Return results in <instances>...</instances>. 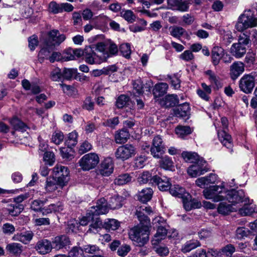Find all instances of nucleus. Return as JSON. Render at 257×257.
Returning a JSON list of instances; mask_svg holds the SVG:
<instances>
[{"instance_id":"nucleus-1","label":"nucleus","mask_w":257,"mask_h":257,"mask_svg":"<svg viewBox=\"0 0 257 257\" xmlns=\"http://www.w3.org/2000/svg\"><path fill=\"white\" fill-rule=\"evenodd\" d=\"M227 191L225 183L223 182L220 185L210 186L205 188L202 193L205 199L218 202L226 200Z\"/></svg>"},{"instance_id":"nucleus-2","label":"nucleus","mask_w":257,"mask_h":257,"mask_svg":"<svg viewBox=\"0 0 257 257\" xmlns=\"http://www.w3.org/2000/svg\"><path fill=\"white\" fill-rule=\"evenodd\" d=\"M150 226L139 225L134 227L129 231L130 238L139 246H143L149 239Z\"/></svg>"},{"instance_id":"nucleus-3","label":"nucleus","mask_w":257,"mask_h":257,"mask_svg":"<svg viewBox=\"0 0 257 257\" xmlns=\"http://www.w3.org/2000/svg\"><path fill=\"white\" fill-rule=\"evenodd\" d=\"M257 27V18L250 10H245L239 16L235 25V29L242 32L248 28Z\"/></svg>"},{"instance_id":"nucleus-4","label":"nucleus","mask_w":257,"mask_h":257,"mask_svg":"<svg viewBox=\"0 0 257 257\" xmlns=\"http://www.w3.org/2000/svg\"><path fill=\"white\" fill-rule=\"evenodd\" d=\"M226 200L230 202L236 210L239 207H241L244 203L246 204L249 201V198L245 195L242 190H228Z\"/></svg>"},{"instance_id":"nucleus-5","label":"nucleus","mask_w":257,"mask_h":257,"mask_svg":"<svg viewBox=\"0 0 257 257\" xmlns=\"http://www.w3.org/2000/svg\"><path fill=\"white\" fill-rule=\"evenodd\" d=\"M69 171L67 167L61 165H56L53 169V178L57 181L59 185L63 187L68 180Z\"/></svg>"},{"instance_id":"nucleus-6","label":"nucleus","mask_w":257,"mask_h":257,"mask_svg":"<svg viewBox=\"0 0 257 257\" xmlns=\"http://www.w3.org/2000/svg\"><path fill=\"white\" fill-rule=\"evenodd\" d=\"M99 162L97 154L90 153L84 155L79 161L78 164L83 171H89L94 169Z\"/></svg>"},{"instance_id":"nucleus-7","label":"nucleus","mask_w":257,"mask_h":257,"mask_svg":"<svg viewBox=\"0 0 257 257\" xmlns=\"http://www.w3.org/2000/svg\"><path fill=\"white\" fill-rule=\"evenodd\" d=\"M137 153L136 148L132 145L126 144L119 146L115 152L117 160L125 161L134 156Z\"/></svg>"},{"instance_id":"nucleus-8","label":"nucleus","mask_w":257,"mask_h":257,"mask_svg":"<svg viewBox=\"0 0 257 257\" xmlns=\"http://www.w3.org/2000/svg\"><path fill=\"white\" fill-rule=\"evenodd\" d=\"M221 122L223 130L221 131L217 130L218 139L223 146H225L227 148L231 150L232 148L231 137L225 131L228 127V120L227 118L222 117L221 119Z\"/></svg>"},{"instance_id":"nucleus-9","label":"nucleus","mask_w":257,"mask_h":257,"mask_svg":"<svg viewBox=\"0 0 257 257\" xmlns=\"http://www.w3.org/2000/svg\"><path fill=\"white\" fill-rule=\"evenodd\" d=\"M66 39L65 35L60 34L57 30H52L48 33V38L45 41L46 45L53 50L56 46H59Z\"/></svg>"},{"instance_id":"nucleus-10","label":"nucleus","mask_w":257,"mask_h":257,"mask_svg":"<svg viewBox=\"0 0 257 257\" xmlns=\"http://www.w3.org/2000/svg\"><path fill=\"white\" fill-rule=\"evenodd\" d=\"M239 88L245 93L248 94L252 92L255 86V78L251 74H245L240 79Z\"/></svg>"},{"instance_id":"nucleus-11","label":"nucleus","mask_w":257,"mask_h":257,"mask_svg":"<svg viewBox=\"0 0 257 257\" xmlns=\"http://www.w3.org/2000/svg\"><path fill=\"white\" fill-rule=\"evenodd\" d=\"M206 161L203 159L198 160L191 165L187 169V173L192 177H196L207 172L206 168Z\"/></svg>"},{"instance_id":"nucleus-12","label":"nucleus","mask_w":257,"mask_h":257,"mask_svg":"<svg viewBox=\"0 0 257 257\" xmlns=\"http://www.w3.org/2000/svg\"><path fill=\"white\" fill-rule=\"evenodd\" d=\"M106 200L101 198L98 200L95 206H91L89 210V214L92 215H99L107 213L109 210Z\"/></svg>"},{"instance_id":"nucleus-13","label":"nucleus","mask_w":257,"mask_h":257,"mask_svg":"<svg viewBox=\"0 0 257 257\" xmlns=\"http://www.w3.org/2000/svg\"><path fill=\"white\" fill-rule=\"evenodd\" d=\"M162 143V139L160 136H156L153 139L150 151L151 154L155 158H160L164 153L165 147Z\"/></svg>"},{"instance_id":"nucleus-14","label":"nucleus","mask_w":257,"mask_h":257,"mask_svg":"<svg viewBox=\"0 0 257 257\" xmlns=\"http://www.w3.org/2000/svg\"><path fill=\"white\" fill-rule=\"evenodd\" d=\"M113 163L111 158H105L100 163L98 171L103 176H108L113 171Z\"/></svg>"},{"instance_id":"nucleus-15","label":"nucleus","mask_w":257,"mask_h":257,"mask_svg":"<svg viewBox=\"0 0 257 257\" xmlns=\"http://www.w3.org/2000/svg\"><path fill=\"white\" fill-rule=\"evenodd\" d=\"M85 61L89 64H100L102 62V59L96 54L94 48L87 47L84 50Z\"/></svg>"},{"instance_id":"nucleus-16","label":"nucleus","mask_w":257,"mask_h":257,"mask_svg":"<svg viewBox=\"0 0 257 257\" xmlns=\"http://www.w3.org/2000/svg\"><path fill=\"white\" fill-rule=\"evenodd\" d=\"M52 243L53 248L60 250L69 247L71 244V242L68 236L62 235L55 237Z\"/></svg>"},{"instance_id":"nucleus-17","label":"nucleus","mask_w":257,"mask_h":257,"mask_svg":"<svg viewBox=\"0 0 257 257\" xmlns=\"http://www.w3.org/2000/svg\"><path fill=\"white\" fill-rule=\"evenodd\" d=\"M217 180L218 177L216 174L210 173L207 176L197 179L195 183L197 186L205 189L206 186L217 183Z\"/></svg>"},{"instance_id":"nucleus-18","label":"nucleus","mask_w":257,"mask_h":257,"mask_svg":"<svg viewBox=\"0 0 257 257\" xmlns=\"http://www.w3.org/2000/svg\"><path fill=\"white\" fill-rule=\"evenodd\" d=\"M151 183L157 185L158 188L163 191L168 190L171 186L170 179L165 176L161 178L156 175L154 176L151 180Z\"/></svg>"},{"instance_id":"nucleus-19","label":"nucleus","mask_w":257,"mask_h":257,"mask_svg":"<svg viewBox=\"0 0 257 257\" xmlns=\"http://www.w3.org/2000/svg\"><path fill=\"white\" fill-rule=\"evenodd\" d=\"M53 248L52 242L47 239L39 240L35 246V249L41 254H45L50 252Z\"/></svg>"},{"instance_id":"nucleus-20","label":"nucleus","mask_w":257,"mask_h":257,"mask_svg":"<svg viewBox=\"0 0 257 257\" xmlns=\"http://www.w3.org/2000/svg\"><path fill=\"white\" fill-rule=\"evenodd\" d=\"M244 71V65L240 61L234 62L230 67V76L232 80H235Z\"/></svg>"},{"instance_id":"nucleus-21","label":"nucleus","mask_w":257,"mask_h":257,"mask_svg":"<svg viewBox=\"0 0 257 257\" xmlns=\"http://www.w3.org/2000/svg\"><path fill=\"white\" fill-rule=\"evenodd\" d=\"M238 213L241 216L250 215L252 213H257V206L251 204L250 201L246 204L244 203L241 207L238 208Z\"/></svg>"},{"instance_id":"nucleus-22","label":"nucleus","mask_w":257,"mask_h":257,"mask_svg":"<svg viewBox=\"0 0 257 257\" xmlns=\"http://www.w3.org/2000/svg\"><path fill=\"white\" fill-rule=\"evenodd\" d=\"M178 103V98L175 94L167 95L160 101V104L166 107L174 106Z\"/></svg>"},{"instance_id":"nucleus-23","label":"nucleus","mask_w":257,"mask_h":257,"mask_svg":"<svg viewBox=\"0 0 257 257\" xmlns=\"http://www.w3.org/2000/svg\"><path fill=\"white\" fill-rule=\"evenodd\" d=\"M230 51L233 56L236 58L243 57L246 53V47L238 43L232 45Z\"/></svg>"},{"instance_id":"nucleus-24","label":"nucleus","mask_w":257,"mask_h":257,"mask_svg":"<svg viewBox=\"0 0 257 257\" xmlns=\"http://www.w3.org/2000/svg\"><path fill=\"white\" fill-rule=\"evenodd\" d=\"M211 85L217 89L222 87L221 79L211 70H207L205 72Z\"/></svg>"},{"instance_id":"nucleus-25","label":"nucleus","mask_w":257,"mask_h":257,"mask_svg":"<svg viewBox=\"0 0 257 257\" xmlns=\"http://www.w3.org/2000/svg\"><path fill=\"white\" fill-rule=\"evenodd\" d=\"M34 233L31 231H27L15 234L13 239L14 240L21 241L24 244H27L32 239Z\"/></svg>"},{"instance_id":"nucleus-26","label":"nucleus","mask_w":257,"mask_h":257,"mask_svg":"<svg viewBox=\"0 0 257 257\" xmlns=\"http://www.w3.org/2000/svg\"><path fill=\"white\" fill-rule=\"evenodd\" d=\"M235 251V247L231 244L225 246L220 250H215V256L214 257H231L232 253Z\"/></svg>"},{"instance_id":"nucleus-27","label":"nucleus","mask_w":257,"mask_h":257,"mask_svg":"<svg viewBox=\"0 0 257 257\" xmlns=\"http://www.w3.org/2000/svg\"><path fill=\"white\" fill-rule=\"evenodd\" d=\"M189 104L188 103H183L174 109V113L177 117H186L190 111Z\"/></svg>"},{"instance_id":"nucleus-28","label":"nucleus","mask_w":257,"mask_h":257,"mask_svg":"<svg viewBox=\"0 0 257 257\" xmlns=\"http://www.w3.org/2000/svg\"><path fill=\"white\" fill-rule=\"evenodd\" d=\"M224 56V50L222 48L215 46L212 50V62L214 65L219 64L220 59Z\"/></svg>"},{"instance_id":"nucleus-29","label":"nucleus","mask_w":257,"mask_h":257,"mask_svg":"<svg viewBox=\"0 0 257 257\" xmlns=\"http://www.w3.org/2000/svg\"><path fill=\"white\" fill-rule=\"evenodd\" d=\"M169 190L172 195L179 198L186 197L188 195V194L186 192L185 188L178 185L170 186Z\"/></svg>"},{"instance_id":"nucleus-30","label":"nucleus","mask_w":257,"mask_h":257,"mask_svg":"<svg viewBox=\"0 0 257 257\" xmlns=\"http://www.w3.org/2000/svg\"><path fill=\"white\" fill-rule=\"evenodd\" d=\"M167 229L163 226H159L156 233L155 234L152 242L154 245L158 244L164 239L167 235Z\"/></svg>"},{"instance_id":"nucleus-31","label":"nucleus","mask_w":257,"mask_h":257,"mask_svg":"<svg viewBox=\"0 0 257 257\" xmlns=\"http://www.w3.org/2000/svg\"><path fill=\"white\" fill-rule=\"evenodd\" d=\"M124 198L122 196L114 195L111 197L108 202L110 209H117L122 207Z\"/></svg>"},{"instance_id":"nucleus-32","label":"nucleus","mask_w":257,"mask_h":257,"mask_svg":"<svg viewBox=\"0 0 257 257\" xmlns=\"http://www.w3.org/2000/svg\"><path fill=\"white\" fill-rule=\"evenodd\" d=\"M153 191L150 188H147L143 189L138 193V199L143 202L146 203L151 200L153 195Z\"/></svg>"},{"instance_id":"nucleus-33","label":"nucleus","mask_w":257,"mask_h":257,"mask_svg":"<svg viewBox=\"0 0 257 257\" xmlns=\"http://www.w3.org/2000/svg\"><path fill=\"white\" fill-rule=\"evenodd\" d=\"M218 212L223 215H227L232 211H236V209L231 204L225 202H220L217 208Z\"/></svg>"},{"instance_id":"nucleus-34","label":"nucleus","mask_w":257,"mask_h":257,"mask_svg":"<svg viewBox=\"0 0 257 257\" xmlns=\"http://www.w3.org/2000/svg\"><path fill=\"white\" fill-rule=\"evenodd\" d=\"M168 86L166 83L157 84L153 89V94L155 98L164 95L167 91Z\"/></svg>"},{"instance_id":"nucleus-35","label":"nucleus","mask_w":257,"mask_h":257,"mask_svg":"<svg viewBox=\"0 0 257 257\" xmlns=\"http://www.w3.org/2000/svg\"><path fill=\"white\" fill-rule=\"evenodd\" d=\"M120 226V222L115 219L108 218L103 223V228L106 230H115Z\"/></svg>"},{"instance_id":"nucleus-36","label":"nucleus","mask_w":257,"mask_h":257,"mask_svg":"<svg viewBox=\"0 0 257 257\" xmlns=\"http://www.w3.org/2000/svg\"><path fill=\"white\" fill-rule=\"evenodd\" d=\"M129 133L126 130L122 129L116 132L115 140L117 144H122L126 142L129 138Z\"/></svg>"},{"instance_id":"nucleus-37","label":"nucleus","mask_w":257,"mask_h":257,"mask_svg":"<svg viewBox=\"0 0 257 257\" xmlns=\"http://www.w3.org/2000/svg\"><path fill=\"white\" fill-rule=\"evenodd\" d=\"M7 251L15 255H20L23 251V246L18 243H11L6 246Z\"/></svg>"},{"instance_id":"nucleus-38","label":"nucleus","mask_w":257,"mask_h":257,"mask_svg":"<svg viewBox=\"0 0 257 257\" xmlns=\"http://www.w3.org/2000/svg\"><path fill=\"white\" fill-rule=\"evenodd\" d=\"M11 125L14 130L21 132H24L28 128L27 125L17 117H14L10 121Z\"/></svg>"},{"instance_id":"nucleus-39","label":"nucleus","mask_w":257,"mask_h":257,"mask_svg":"<svg viewBox=\"0 0 257 257\" xmlns=\"http://www.w3.org/2000/svg\"><path fill=\"white\" fill-rule=\"evenodd\" d=\"M200 246V242L197 240H191L183 245L181 250L184 253L190 251L193 249Z\"/></svg>"},{"instance_id":"nucleus-40","label":"nucleus","mask_w":257,"mask_h":257,"mask_svg":"<svg viewBox=\"0 0 257 257\" xmlns=\"http://www.w3.org/2000/svg\"><path fill=\"white\" fill-rule=\"evenodd\" d=\"M181 156L186 162L195 163L200 160L197 154L195 152H183Z\"/></svg>"},{"instance_id":"nucleus-41","label":"nucleus","mask_w":257,"mask_h":257,"mask_svg":"<svg viewBox=\"0 0 257 257\" xmlns=\"http://www.w3.org/2000/svg\"><path fill=\"white\" fill-rule=\"evenodd\" d=\"M215 250L213 249H209L206 252L204 249L198 250L190 257H214L216 254Z\"/></svg>"},{"instance_id":"nucleus-42","label":"nucleus","mask_w":257,"mask_h":257,"mask_svg":"<svg viewBox=\"0 0 257 257\" xmlns=\"http://www.w3.org/2000/svg\"><path fill=\"white\" fill-rule=\"evenodd\" d=\"M102 228H103V223L99 218H97L89 225L88 232L96 233Z\"/></svg>"},{"instance_id":"nucleus-43","label":"nucleus","mask_w":257,"mask_h":257,"mask_svg":"<svg viewBox=\"0 0 257 257\" xmlns=\"http://www.w3.org/2000/svg\"><path fill=\"white\" fill-rule=\"evenodd\" d=\"M160 167L166 170H171L173 168V162L172 159L168 156H165L162 158L160 162Z\"/></svg>"},{"instance_id":"nucleus-44","label":"nucleus","mask_w":257,"mask_h":257,"mask_svg":"<svg viewBox=\"0 0 257 257\" xmlns=\"http://www.w3.org/2000/svg\"><path fill=\"white\" fill-rule=\"evenodd\" d=\"M176 134L181 138L183 139L186 136L192 133L191 128L188 126H178L175 129Z\"/></svg>"},{"instance_id":"nucleus-45","label":"nucleus","mask_w":257,"mask_h":257,"mask_svg":"<svg viewBox=\"0 0 257 257\" xmlns=\"http://www.w3.org/2000/svg\"><path fill=\"white\" fill-rule=\"evenodd\" d=\"M136 214L140 221V225H148L150 226V220L144 211L139 208L137 210Z\"/></svg>"},{"instance_id":"nucleus-46","label":"nucleus","mask_w":257,"mask_h":257,"mask_svg":"<svg viewBox=\"0 0 257 257\" xmlns=\"http://www.w3.org/2000/svg\"><path fill=\"white\" fill-rule=\"evenodd\" d=\"M53 50H51V48L46 45V43L45 42V47L39 53V60L42 62L45 59H49V57L50 56V54Z\"/></svg>"},{"instance_id":"nucleus-47","label":"nucleus","mask_w":257,"mask_h":257,"mask_svg":"<svg viewBox=\"0 0 257 257\" xmlns=\"http://www.w3.org/2000/svg\"><path fill=\"white\" fill-rule=\"evenodd\" d=\"M250 34V32L247 31L240 34L238 37L237 43L246 47L249 44L251 43Z\"/></svg>"},{"instance_id":"nucleus-48","label":"nucleus","mask_w":257,"mask_h":257,"mask_svg":"<svg viewBox=\"0 0 257 257\" xmlns=\"http://www.w3.org/2000/svg\"><path fill=\"white\" fill-rule=\"evenodd\" d=\"M24 206L22 204H15L10 205L8 206V210L12 216L18 215L23 210Z\"/></svg>"},{"instance_id":"nucleus-49","label":"nucleus","mask_w":257,"mask_h":257,"mask_svg":"<svg viewBox=\"0 0 257 257\" xmlns=\"http://www.w3.org/2000/svg\"><path fill=\"white\" fill-rule=\"evenodd\" d=\"M169 31L170 35L177 38H180L186 32L184 29L178 26L171 27L169 28Z\"/></svg>"},{"instance_id":"nucleus-50","label":"nucleus","mask_w":257,"mask_h":257,"mask_svg":"<svg viewBox=\"0 0 257 257\" xmlns=\"http://www.w3.org/2000/svg\"><path fill=\"white\" fill-rule=\"evenodd\" d=\"M132 177L128 174L119 175L114 180V183L118 185H123L131 181Z\"/></svg>"},{"instance_id":"nucleus-51","label":"nucleus","mask_w":257,"mask_h":257,"mask_svg":"<svg viewBox=\"0 0 257 257\" xmlns=\"http://www.w3.org/2000/svg\"><path fill=\"white\" fill-rule=\"evenodd\" d=\"M78 134L76 132L73 131L69 134L66 144L68 148L75 146L77 143Z\"/></svg>"},{"instance_id":"nucleus-52","label":"nucleus","mask_w":257,"mask_h":257,"mask_svg":"<svg viewBox=\"0 0 257 257\" xmlns=\"http://www.w3.org/2000/svg\"><path fill=\"white\" fill-rule=\"evenodd\" d=\"M152 174L148 171L140 173L138 177V182L140 184H144L149 181L151 182L152 179Z\"/></svg>"},{"instance_id":"nucleus-53","label":"nucleus","mask_w":257,"mask_h":257,"mask_svg":"<svg viewBox=\"0 0 257 257\" xmlns=\"http://www.w3.org/2000/svg\"><path fill=\"white\" fill-rule=\"evenodd\" d=\"M63 140L64 135L62 132L59 131L54 132L51 139V142L57 145L60 144Z\"/></svg>"},{"instance_id":"nucleus-54","label":"nucleus","mask_w":257,"mask_h":257,"mask_svg":"<svg viewBox=\"0 0 257 257\" xmlns=\"http://www.w3.org/2000/svg\"><path fill=\"white\" fill-rule=\"evenodd\" d=\"M121 16L130 23L135 21L136 16L131 10H123L121 12Z\"/></svg>"},{"instance_id":"nucleus-55","label":"nucleus","mask_w":257,"mask_h":257,"mask_svg":"<svg viewBox=\"0 0 257 257\" xmlns=\"http://www.w3.org/2000/svg\"><path fill=\"white\" fill-rule=\"evenodd\" d=\"M61 4H58L55 1H52L49 5V11L54 14L62 13Z\"/></svg>"},{"instance_id":"nucleus-56","label":"nucleus","mask_w":257,"mask_h":257,"mask_svg":"<svg viewBox=\"0 0 257 257\" xmlns=\"http://www.w3.org/2000/svg\"><path fill=\"white\" fill-rule=\"evenodd\" d=\"M53 178H48L45 185V189L47 192H52L57 188V184L55 183Z\"/></svg>"},{"instance_id":"nucleus-57","label":"nucleus","mask_w":257,"mask_h":257,"mask_svg":"<svg viewBox=\"0 0 257 257\" xmlns=\"http://www.w3.org/2000/svg\"><path fill=\"white\" fill-rule=\"evenodd\" d=\"M43 160L46 164L52 166L55 161L54 153L52 152H46L44 154Z\"/></svg>"},{"instance_id":"nucleus-58","label":"nucleus","mask_w":257,"mask_h":257,"mask_svg":"<svg viewBox=\"0 0 257 257\" xmlns=\"http://www.w3.org/2000/svg\"><path fill=\"white\" fill-rule=\"evenodd\" d=\"M45 203L40 200H35L31 203V208L35 212H41Z\"/></svg>"},{"instance_id":"nucleus-59","label":"nucleus","mask_w":257,"mask_h":257,"mask_svg":"<svg viewBox=\"0 0 257 257\" xmlns=\"http://www.w3.org/2000/svg\"><path fill=\"white\" fill-rule=\"evenodd\" d=\"M130 100V98L125 95H120L116 100V106L119 108L123 107Z\"/></svg>"},{"instance_id":"nucleus-60","label":"nucleus","mask_w":257,"mask_h":257,"mask_svg":"<svg viewBox=\"0 0 257 257\" xmlns=\"http://www.w3.org/2000/svg\"><path fill=\"white\" fill-rule=\"evenodd\" d=\"M119 50L125 58H129L131 53V46L129 44H122L120 46Z\"/></svg>"},{"instance_id":"nucleus-61","label":"nucleus","mask_w":257,"mask_h":257,"mask_svg":"<svg viewBox=\"0 0 257 257\" xmlns=\"http://www.w3.org/2000/svg\"><path fill=\"white\" fill-rule=\"evenodd\" d=\"M133 84L134 89L139 95L143 94L144 86H143V82L140 79L134 81Z\"/></svg>"},{"instance_id":"nucleus-62","label":"nucleus","mask_w":257,"mask_h":257,"mask_svg":"<svg viewBox=\"0 0 257 257\" xmlns=\"http://www.w3.org/2000/svg\"><path fill=\"white\" fill-rule=\"evenodd\" d=\"M142 25V26H140L138 24H134L130 27V30L134 32H141L144 31L145 29V27L147 25V22L144 20H141Z\"/></svg>"},{"instance_id":"nucleus-63","label":"nucleus","mask_w":257,"mask_h":257,"mask_svg":"<svg viewBox=\"0 0 257 257\" xmlns=\"http://www.w3.org/2000/svg\"><path fill=\"white\" fill-rule=\"evenodd\" d=\"M77 71L76 68H64L62 72L63 77L66 79H70L76 73Z\"/></svg>"},{"instance_id":"nucleus-64","label":"nucleus","mask_w":257,"mask_h":257,"mask_svg":"<svg viewBox=\"0 0 257 257\" xmlns=\"http://www.w3.org/2000/svg\"><path fill=\"white\" fill-rule=\"evenodd\" d=\"M83 250L77 247H74L69 252V257H83Z\"/></svg>"}]
</instances>
